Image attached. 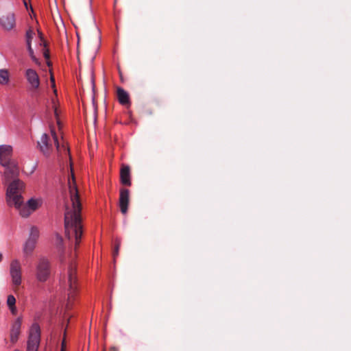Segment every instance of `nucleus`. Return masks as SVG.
<instances>
[{
  "label": "nucleus",
  "mask_w": 351,
  "mask_h": 351,
  "mask_svg": "<svg viewBox=\"0 0 351 351\" xmlns=\"http://www.w3.org/2000/svg\"><path fill=\"white\" fill-rule=\"evenodd\" d=\"M50 86L53 89V92L54 95L51 98V108L53 113V116L56 120L57 124L60 126V119H59V113L60 111L58 110V101L56 99L57 97V89L56 86V82L50 83Z\"/></svg>",
  "instance_id": "nucleus-10"
},
{
  "label": "nucleus",
  "mask_w": 351,
  "mask_h": 351,
  "mask_svg": "<svg viewBox=\"0 0 351 351\" xmlns=\"http://www.w3.org/2000/svg\"><path fill=\"white\" fill-rule=\"evenodd\" d=\"M3 255L1 253H0V262L2 261Z\"/></svg>",
  "instance_id": "nucleus-33"
},
{
  "label": "nucleus",
  "mask_w": 351,
  "mask_h": 351,
  "mask_svg": "<svg viewBox=\"0 0 351 351\" xmlns=\"http://www.w3.org/2000/svg\"><path fill=\"white\" fill-rule=\"evenodd\" d=\"M37 146L40 148V151H43V146H42V145L40 144V142H38V145Z\"/></svg>",
  "instance_id": "nucleus-30"
},
{
  "label": "nucleus",
  "mask_w": 351,
  "mask_h": 351,
  "mask_svg": "<svg viewBox=\"0 0 351 351\" xmlns=\"http://www.w3.org/2000/svg\"><path fill=\"white\" fill-rule=\"evenodd\" d=\"M14 351H19V350H14Z\"/></svg>",
  "instance_id": "nucleus-35"
},
{
  "label": "nucleus",
  "mask_w": 351,
  "mask_h": 351,
  "mask_svg": "<svg viewBox=\"0 0 351 351\" xmlns=\"http://www.w3.org/2000/svg\"><path fill=\"white\" fill-rule=\"evenodd\" d=\"M37 31H38V33L39 37H40V40L43 42V39H44V38H43V33H42L41 30H40V29H37Z\"/></svg>",
  "instance_id": "nucleus-28"
},
{
  "label": "nucleus",
  "mask_w": 351,
  "mask_h": 351,
  "mask_svg": "<svg viewBox=\"0 0 351 351\" xmlns=\"http://www.w3.org/2000/svg\"><path fill=\"white\" fill-rule=\"evenodd\" d=\"M12 151L10 145H0V165L5 167L4 177L6 182L17 178L19 174L18 163L12 158Z\"/></svg>",
  "instance_id": "nucleus-2"
},
{
  "label": "nucleus",
  "mask_w": 351,
  "mask_h": 351,
  "mask_svg": "<svg viewBox=\"0 0 351 351\" xmlns=\"http://www.w3.org/2000/svg\"><path fill=\"white\" fill-rule=\"evenodd\" d=\"M9 309L10 310V311H11L12 315H16V314L17 310H16V305H14L13 306H9Z\"/></svg>",
  "instance_id": "nucleus-24"
},
{
  "label": "nucleus",
  "mask_w": 351,
  "mask_h": 351,
  "mask_svg": "<svg viewBox=\"0 0 351 351\" xmlns=\"http://www.w3.org/2000/svg\"><path fill=\"white\" fill-rule=\"evenodd\" d=\"M29 0H23L25 7L28 10V2Z\"/></svg>",
  "instance_id": "nucleus-29"
},
{
  "label": "nucleus",
  "mask_w": 351,
  "mask_h": 351,
  "mask_svg": "<svg viewBox=\"0 0 351 351\" xmlns=\"http://www.w3.org/2000/svg\"><path fill=\"white\" fill-rule=\"evenodd\" d=\"M14 180L9 184L6 191V201L8 206L19 205V199L23 198L21 194L23 191L24 183L19 179Z\"/></svg>",
  "instance_id": "nucleus-3"
},
{
  "label": "nucleus",
  "mask_w": 351,
  "mask_h": 351,
  "mask_svg": "<svg viewBox=\"0 0 351 351\" xmlns=\"http://www.w3.org/2000/svg\"><path fill=\"white\" fill-rule=\"evenodd\" d=\"M0 25L3 29L9 31L15 26V18L12 12H6L0 16Z\"/></svg>",
  "instance_id": "nucleus-8"
},
{
  "label": "nucleus",
  "mask_w": 351,
  "mask_h": 351,
  "mask_svg": "<svg viewBox=\"0 0 351 351\" xmlns=\"http://www.w3.org/2000/svg\"><path fill=\"white\" fill-rule=\"evenodd\" d=\"M36 276L38 280L44 281V262L40 260L36 269Z\"/></svg>",
  "instance_id": "nucleus-15"
},
{
  "label": "nucleus",
  "mask_w": 351,
  "mask_h": 351,
  "mask_svg": "<svg viewBox=\"0 0 351 351\" xmlns=\"http://www.w3.org/2000/svg\"><path fill=\"white\" fill-rule=\"evenodd\" d=\"M114 243H115L114 249L112 252V256L114 258V261H115L116 258L119 255V248H120L121 242L120 239H116L114 241Z\"/></svg>",
  "instance_id": "nucleus-20"
},
{
  "label": "nucleus",
  "mask_w": 351,
  "mask_h": 351,
  "mask_svg": "<svg viewBox=\"0 0 351 351\" xmlns=\"http://www.w3.org/2000/svg\"><path fill=\"white\" fill-rule=\"evenodd\" d=\"M16 304V299L14 295H9L7 298V304L8 306H13Z\"/></svg>",
  "instance_id": "nucleus-22"
},
{
  "label": "nucleus",
  "mask_w": 351,
  "mask_h": 351,
  "mask_svg": "<svg viewBox=\"0 0 351 351\" xmlns=\"http://www.w3.org/2000/svg\"><path fill=\"white\" fill-rule=\"evenodd\" d=\"M10 75L7 69H0V84L5 85L9 82Z\"/></svg>",
  "instance_id": "nucleus-18"
},
{
  "label": "nucleus",
  "mask_w": 351,
  "mask_h": 351,
  "mask_svg": "<svg viewBox=\"0 0 351 351\" xmlns=\"http://www.w3.org/2000/svg\"><path fill=\"white\" fill-rule=\"evenodd\" d=\"M93 108H94L95 114H97V105L95 103V98L93 99Z\"/></svg>",
  "instance_id": "nucleus-25"
},
{
  "label": "nucleus",
  "mask_w": 351,
  "mask_h": 351,
  "mask_svg": "<svg viewBox=\"0 0 351 351\" xmlns=\"http://www.w3.org/2000/svg\"><path fill=\"white\" fill-rule=\"evenodd\" d=\"M50 53L49 49L47 48V41L45 40V65H47L49 69H52V62L49 60Z\"/></svg>",
  "instance_id": "nucleus-19"
},
{
  "label": "nucleus",
  "mask_w": 351,
  "mask_h": 351,
  "mask_svg": "<svg viewBox=\"0 0 351 351\" xmlns=\"http://www.w3.org/2000/svg\"><path fill=\"white\" fill-rule=\"evenodd\" d=\"M61 351H65V350H64V341H62V343Z\"/></svg>",
  "instance_id": "nucleus-31"
},
{
  "label": "nucleus",
  "mask_w": 351,
  "mask_h": 351,
  "mask_svg": "<svg viewBox=\"0 0 351 351\" xmlns=\"http://www.w3.org/2000/svg\"><path fill=\"white\" fill-rule=\"evenodd\" d=\"M50 130H51V134L53 138V142L55 143V145L56 146L57 149L58 150L59 149V143H58L56 132L55 131L54 128L52 127L51 125H50Z\"/></svg>",
  "instance_id": "nucleus-21"
},
{
  "label": "nucleus",
  "mask_w": 351,
  "mask_h": 351,
  "mask_svg": "<svg viewBox=\"0 0 351 351\" xmlns=\"http://www.w3.org/2000/svg\"><path fill=\"white\" fill-rule=\"evenodd\" d=\"M25 77L32 90H36L39 87V77L34 70L32 69H27L25 72Z\"/></svg>",
  "instance_id": "nucleus-11"
},
{
  "label": "nucleus",
  "mask_w": 351,
  "mask_h": 351,
  "mask_svg": "<svg viewBox=\"0 0 351 351\" xmlns=\"http://www.w3.org/2000/svg\"><path fill=\"white\" fill-rule=\"evenodd\" d=\"M117 95L118 101L121 104L124 106L130 104L129 95L123 88H117Z\"/></svg>",
  "instance_id": "nucleus-13"
},
{
  "label": "nucleus",
  "mask_w": 351,
  "mask_h": 351,
  "mask_svg": "<svg viewBox=\"0 0 351 351\" xmlns=\"http://www.w3.org/2000/svg\"><path fill=\"white\" fill-rule=\"evenodd\" d=\"M103 351H106L105 348L103 350Z\"/></svg>",
  "instance_id": "nucleus-36"
},
{
  "label": "nucleus",
  "mask_w": 351,
  "mask_h": 351,
  "mask_svg": "<svg viewBox=\"0 0 351 351\" xmlns=\"http://www.w3.org/2000/svg\"><path fill=\"white\" fill-rule=\"evenodd\" d=\"M19 205H14L19 211V214L22 217H28L32 213L29 210L27 204H23V199H19Z\"/></svg>",
  "instance_id": "nucleus-14"
},
{
  "label": "nucleus",
  "mask_w": 351,
  "mask_h": 351,
  "mask_svg": "<svg viewBox=\"0 0 351 351\" xmlns=\"http://www.w3.org/2000/svg\"><path fill=\"white\" fill-rule=\"evenodd\" d=\"M45 278H47V276L49 274V267H48V263L45 261Z\"/></svg>",
  "instance_id": "nucleus-26"
},
{
  "label": "nucleus",
  "mask_w": 351,
  "mask_h": 351,
  "mask_svg": "<svg viewBox=\"0 0 351 351\" xmlns=\"http://www.w3.org/2000/svg\"><path fill=\"white\" fill-rule=\"evenodd\" d=\"M40 327L35 322L30 326L28 331L26 351H38L40 342Z\"/></svg>",
  "instance_id": "nucleus-4"
},
{
  "label": "nucleus",
  "mask_w": 351,
  "mask_h": 351,
  "mask_svg": "<svg viewBox=\"0 0 351 351\" xmlns=\"http://www.w3.org/2000/svg\"><path fill=\"white\" fill-rule=\"evenodd\" d=\"M9 272L12 285L16 288H18L22 283V267L18 259L11 261L9 267Z\"/></svg>",
  "instance_id": "nucleus-5"
},
{
  "label": "nucleus",
  "mask_w": 351,
  "mask_h": 351,
  "mask_svg": "<svg viewBox=\"0 0 351 351\" xmlns=\"http://www.w3.org/2000/svg\"><path fill=\"white\" fill-rule=\"evenodd\" d=\"M23 319L21 317H17L11 324V328L10 330V341L12 343H15L21 334V329L22 326Z\"/></svg>",
  "instance_id": "nucleus-7"
},
{
  "label": "nucleus",
  "mask_w": 351,
  "mask_h": 351,
  "mask_svg": "<svg viewBox=\"0 0 351 351\" xmlns=\"http://www.w3.org/2000/svg\"><path fill=\"white\" fill-rule=\"evenodd\" d=\"M29 6H30V9H31L32 12H33V9H32V5H30Z\"/></svg>",
  "instance_id": "nucleus-34"
},
{
  "label": "nucleus",
  "mask_w": 351,
  "mask_h": 351,
  "mask_svg": "<svg viewBox=\"0 0 351 351\" xmlns=\"http://www.w3.org/2000/svg\"><path fill=\"white\" fill-rule=\"evenodd\" d=\"M130 202V191L127 189H121L119 195V206L121 212L125 215L128 212Z\"/></svg>",
  "instance_id": "nucleus-9"
},
{
  "label": "nucleus",
  "mask_w": 351,
  "mask_h": 351,
  "mask_svg": "<svg viewBox=\"0 0 351 351\" xmlns=\"http://www.w3.org/2000/svg\"><path fill=\"white\" fill-rule=\"evenodd\" d=\"M32 213L34 212L39 206L42 205V201L31 198L26 204Z\"/></svg>",
  "instance_id": "nucleus-16"
},
{
  "label": "nucleus",
  "mask_w": 351,
  "mask_h": 351,
  "mask_svg": "<svg viewBox=\"0 0 351 351\" xmlns=\"http://www.w3.org/2000/svg\"><path fill=\"white\" fill-rule=\"evenodd\" d=\"M69 199L64 204V229L66 240L56 235L55 243L60 248V258L62 263L68 264L66 272L60 279V285L67 295L65 311L71 309L78 293L76 249L82 235V204L73 170L68 178Z\"/></svg>",
  "instance_id": "nucleus-1"
},
{
  "label": "nucleus",
  "mask_w": 351,
  "mask_h": 351,
  "mask_svg": "<svg viewBox=\"0 0 351 351\" xmlns=\"http://www.w3.org/2000/svg\"><path fill=\"white\" fill-rule=\"evenodd\" d=\"M34 34V33L32 29H29L28 31H27L26 40H27V44L28 46L29 54L32 56V59L37 63V60L33 56V51L32 49L31 45H30V41H31V39L32 38Z\"/></svg>",
  "instance_id": "nucleus-17"
},
{
  "label": "nucleus",
  "mask_w": 351,
  "mask_h": 351,
  "mask_svg": "<svg viewBox=\"0 0 351 351\" xmlns=\"http://www.w3.org/2000/svg\"><path fill=\"white\" fill-rule=\"evenodd\" d=\"M110 350V351H118L115 347H111Z\"/></svg>",
  "instance_id": "nucleus-32"
},
{
  "label": "nucleus",
  "mask_w": 351,
  "mask_h": 351,
  "mask_svg": "<svg viewBox=\"0 0 351 351\" xmlns=\"http://www.w3.org/2000/svg\"><path fill=\"white\" fill-rule=\"evenodd\" d=\"M38 238V231L36 228H32L31 229V233L29 239L25 242L24 247H23V252L26 255H30L36 244L37 239Z\"/></svg>",
  "instance_id": "nucleus-6"
},
{
  "label": "nucleus",
  "mask_w": 351,
  "mask_h": 351,
  "mask_svg": "<svg viewBox=\"0 0 351 351\" xmlns=\"http://www.w3.org/2000/svg\"><path fill=\"white\" fill-rule=\"evenodd\" d=\"M49 72L50 74V83L56 82L55 77H54L53 73V69H49Z\"/></svg>",
  "instance_id": "nucleus-23"
},
{
  "label": "nucleus",
  "mask_w": 351,
  "mask_h": 351,
  "mask_svg": "<svg viewBox=\"0 0 351 351\" xmlns=\"http://www.w3.org/2000/svg\"><path fill=\"white\" fill-rule=\"evenodd\" d=\"M120 181L121 184L125 186H131L132 182L130 180V168L128 165H121L120 170Z\"/></svg>",
  "instance_id": "nucleus-12"
},
{
  "label": "nucleus",
  "mask_w": 351,
  "mask_h": 351,
  "mask_svg": "<svg viewBox=\"0 0 351 351\" xmlns=\"http://www.w3.org/2000/svg\"><path fill=\"white\" fill-rule=\"evenodd\" d=\"M45 148H48L49 138L48 137V136L46 134H45Z\"/></svg>",
  "instance_id": "nucleus-27"
}]
</instances>
